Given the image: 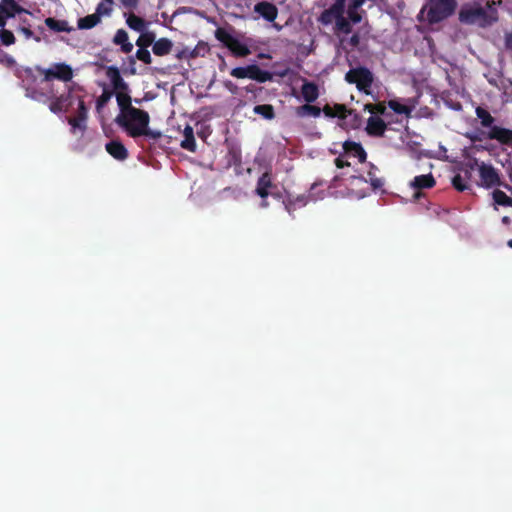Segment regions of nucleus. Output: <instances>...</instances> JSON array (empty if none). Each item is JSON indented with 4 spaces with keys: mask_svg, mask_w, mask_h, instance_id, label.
Masks as SVG:
<instances>
[{
    "mask_svg": "<svg viewBox=\"0 0 512 512\" xmlns=\"http://www.w3.org/2000/svg\"><path fill=\"white\" fill-rule=\"evenodd\" d=\"M150 116L145 110L135 108L130 109V113L124 116L123 121H118L116 124L123 128L127 134L132 138L146 136L153 140H158L162 137L160 131H154L149 128Z\"/></svg>",
    "mask_w": 512,
    "mask_h": 512,
    "instance_id": "f257e3e1",
    "label": "nucleus"
},
{
    "mask_svg": "<svg viewBox=\"0 0 512 512\" xmlns=\"http://www.w3.org/2000/svg\"><path fill=\"white\" fill-rule=\"evenodd\" d=\"M456 7V0H429V3L422 7L419 16L426 12L428 23L436 24L450 17Z\"/></svg>",
    "mask_w": 512,
    "mask_h": 512,
    "instance_id": "f03ea898",
    "label": "nucleus"
},
{
    "mask_svg": "<svg viewBox=\"0 0 512 512\" xmlns=\"http://www.w3.org/2000/svg\"><path fill=\"white\" fill-rule=\"evenodd\" d=\"M345 81L349 84H355L360 92L371 94V87L374 82V75L367 67H356L350 69L345 74Z\"/></svg>",
    "mask_w": 512,
    "mask_h": 512,
    "instance_id": "7ed1b4c3",
    "label": "nucleus"
},
{
    "mask_svg": "<svg viewBox=\"0 0 512 512\" xmlns=\"http://www.w3.org/2000/svg\"><path fill=\"white\" fill-rule=\"evenodd\" d=\"M215 38L228 48L235 57H247L251 51L249 47L234 37L224 28H217Z\"/></svg>",
    "mask_w": 512,
    "mask_h": 512,
    "instance_id": "20e7f679",
    "label": "nucleus"
},
{
    "mask_svg": "<svg viewBox=\"0 0 512 512\" xmlns=\"http://www.w3.org/2000/svg\"><path fill=\"white\" fill-rule=\"evenodd\" d=\"M36 71L43 75L44 82H50L53 79L68 82L73 78V69L66 63H54L49 68L36 66Z\"/></svg>",
    "mask_w": 512,
    "mask_h": 512,
    "instance_id": "39448f33",
    "label": "nucleus"
},
{
    "mask_svg": "<svg viewBox=\"0 0 512 512\" xmlns=\"http://www.w3.org/2000/svg\"><path fill=\"white\" fill-rule=\"evenodd\" d=\"M492 14H494V16L489 15L487 13V11L481 6L470 7L467 9H462L460 11L459 19L463 23H468V24L479 23L481 25H487V24H491L492 22L497 20L496 10H493Z\"/></svg>",
    "mask_w": 512,
    "mask_h": 512,
    "instance_id": "423d86ee",
    "label": "nucleus"
},
{
    "mask_svg": "<svg viewBox=\"0 0 512 512\" xmlns=\"http://www.w3.org/2000/svg\"><path fill=\"white\" fill-rule=\"evenodd\" d=\"M230 75L238 79L249 78L259 83H265L273 79L271 72L262 70L257 64L233 68L230 71Z\"/></svg>",
    "mask_w": 512,
    "mask_h": 512,
    "instance_id": "0eeeda50",
    "label": "nucleus"
},
{
    "mask_svg": "<svg viewBox=\"0 0 512 512\" xmlns=\"http://www.w3.org/2000/svg\"><path fill=\"white\" fill-rule=\"evenodd\" d=\"M479 176L481 180V186L490 189L495 186H503L499 172L491 164L481 163L479 165Z\"/></svg>",
    "mask_w": 512,
    "mask_h": 512,
    "instance_id": "6e6552de",
    "label": "nucleus"
},
{
    "mask_svg": "<svg viewBox=\"0 0 512 512\" xmlns=\"http://www.w3.org/2000/svg\"><path fill=\"white\" fill-rule=\"evenodd\" d=\"M28 13L15 0L0 1V28L5 27L7 19L13 18L16 14Z\"/></svg>",
    "mask_w": 512,
    "mask_h": 512,
    "instance_id": "1a4fd4ad",
    "label": "nucleus"
},
{
    "mask_svg": "<svg viewBox=\"0 0 512 512\" xmlns=\"http://www.w3.org/2000/svg\"><path fill=\"white\" fill-rule=\"evenodd\" d=\"M273 188H276V185L272 181L271 172L266 171L258 178L255 193L261 199H266L269 195L279 196L272 192Z\"/></svg>",
    "mask_w": 512,
    "mask_h": 512,
    "instance_id": "9d476101",
    "label": "nucleus"
},
{
    "mask_svg": "<svg viewBox=\"0 0 512 512\" xmlns=\"http://www.w3.org/2000/svg\"><path fill=\"white\" fill-rule=\"evenodd\" d=\"M88 119V108L85 105V102L82 99H79L77 113L74 117L68 118V123L71 127L75 129H79L81 131H85L86 121Z\"/></svg>",
    "mask_w": 512,
    "mask_h": 512,
    "instance_id": "9b49d317",
    "label": "nucleus"
},
{
    "mask_svg": "<svg viewBox=\"0 0 512 512\" xmlns=\"http://www.w3.org/2000/svg\"><path fill=\"white\" fill-rule=\"evenodd\" d=\"M49 102V110L52 113L59 114L61 112H67L72 104L71 91L69 90L67 94H61L59 96L54 93V97H52Z\"/></svg>",
    "mask_w": 512,
    "mask_h": 512,
    "instance_id": "f8f14e48",
    "label": "nucleus"
},
{
    "mask_svg": "<svg viewBox=\"0 0 512 512\" xmlns=\"http://www.w3.org/2000/svg\"><path fill=\"white\" fill-rule=\"evenodd\" d=\"M106 75L109 78L113 90L116 93L129 91L128 84L124 81L119 69L116 66H109L106 70Z\"/></svg>",
    "mask_w": 512,
    "mask_h": 512,
    "instance_id": "ddd939ff",
    "label": "nucleus"
},
{
    "mask_svg": "<svg viewBox=\"0 0 512 512\" xmlns=\"http://www.w3.org/2000/svg\"><path fill=\"white\" fill-rule=\"evenodd\" d=\"M254 12L259 14L263 19L268 22H274L278 16V9L276 5L271 2L261 1L254 5Z\"/></svg>",
    "mask_w": 512,
    "mask_h": 512,
    "instance_id": "4468645a",
    "label": "nucleus"
},
{
    "mask_svg": "<svg viewBox=\"0 0 512 512\" xmlns=\"http://www.w3.org/2000/svg\"><path fill=\"white\" fill-rule=\"evenodd\" d=\"M25 91L27 97L41 103H48L52 99V97H54V91L52 87H49V89L44 90L43 88L25 86Z\"/></svg>",
    "mask_w": 512,
    "mask_h": 512,
    "instance_id": "2eb2a0df",
    "label": "nucleus"
},
{
    "mask_svg": "<svg viewBox=\"0 0 512 512\" xmlns=\"http://www.w3.org/2000/svg\"><path fill=\"white\" fill-rule=\"evenodd\" d=\"M116 100L119 106L120 113L115 118V122L123 121L124 116L127 113H130V109H135L136 107L132 106L131 96L128 94V91L116 93Z\"/></svg>",
    "mask_w": 512,
    "mask_h": 512,
    "instance_id": "dca6fc26",
    "label": "nucleus"
},
{
    "mask_svg": "<svg viewBox=\"0 0 512 512\" xmlns=\"http://www.w3.org/2000/svg\"><path fill=\"white\" fill-rule=\"evenodd\" d=\"M387 129L385 121L378 116L368 118L366 132L370 136L382 137Z\"/></svg>",
    "mask_w": 512,
    "mask_h": 512,
    "instance_id": "f3484780",
    "label": "nucleus"
},
{
    "mask_svg": "<svg viewBox=\"0 0 512 512\" xmlns=\"http://www.w3.org/2000/svg\"><path fill=\"white\" fill-rule=\"evenodd\" d=\"M343 150L345 154L357 157L361 163L367 159V153L360 143L347 140L343 143Z\"/></svg>",
    "mask_w": 512,
    "mask_h": 512,
    "instance_id": "a211bd4d",
    "label": "nucleus"
},
{
    "mask_svg": "<svg viewBox=\"0 0 512 512\" xmlns=\"http://www.w3.org/2000/svg\"><path fill=\"white\" fill-rule=\"evenodd\" d=\"M106 151L116 160L123 161L128 158V150L119 140H112L105 145Z\"/></svg>",
    "mask_w": 512,
    "mask_h": 512,
    "instance_id": "6ab92c4d",
    "label": "nucleus"
},
{
    "mask_svg": "<svg viewBox=\"0 0 512 512\" xmlns=\"http://www.w3.org/2000/svg\"><path fill=\"white\" fill-rule=\"evenodd\" d=\"M488 138L491 140H497L501 144L508 145L512 143V130L494 126L490 129Z\"/></svg>",
    "mask_w": 512,
    "mask_h": 512,
    "instance_id": "aec40b11",
    "label": "nucleus"
},
{
    "mask_svg": "<svg viewBox=\"0 0 512 512\" xmlns=\"http://www.w3.org/2000/svg\"><path fill=\"white\" fill-rule=\"evenodd\" d=\"M124 17L126 19L127 26L136 32H143L144 30L148 29L149 22L145 19L137 16L133 12L130 13H124Z\"/></svg>",
    "mask_w": 512,
    "mask_h": 512,
    "instance_id": "412c9836",
    "label": "nucleus"
},
{
    "mask_svg": "<svg viewBox=\"0 0 512 512\" xmlns=\"http://www.w3.org/2000/svg\"><path fill=\"white\" fill-rule=\"evenodd\" d=\"M345 10L338 6L331 5L328 9H325L319 16V22L323 25H329L333 22L336 23L338 18L344 14Z\"/></svg>",
    "mask_w": 512,
    "mask_h": 512,
    "instance_id": "4be33fe9",
    "label": "nucleus"
},
{
    "mask_svg": "<svg viewBox=\"0 0 512 512\" xmlns=\"http://www.w3.org/2000/svg\"><path fill=\"white\" fill-rule=\"evenodd\" d=\"M173 46L174 44L169 38L162 37L158 40L155 39L152 52L156 56L163 57L172 52Z\"/></svg>",
    "mask_w": 512,
    "mask_h": 512,
    "instance_id": "5701e85b",
    "label": "nucleus"
},
{
    "mask_svg": "<svg viewBox=\"0 0 512 512\" xmlns=\"http://www.w3.org/2000/svg\"><path fill=\"white\" fill-rule=\"evenodd\" d=\"M436 185V180L431 173L415 176L411 181V187L415 190L431 189Z\"/></svg>",
    "mask_w": 512,
    "mask_h": 512,
    "instance_id": "b1692460",
    "label": "nucleus"
},
{
    "mask_svg": "<svg viewBox=\"0 0 512 512\" xmlns=\"http://www.w3.org/2000/svg\"><path fill=\"white\" fill-rule=\"evenodd\" d=\"M113 43L120 45L121 51L129 54L133 50V44L129 41L128 33L124 29H118L113 37Z\"/></svg>",
    "mask_w": 512,
    "mask_h": 512,
    "instance_id": "393cba45",
    "label": "nucleus"
},
{
    "mask_svg": "<svg viewBox=\"0 0 512 512\" xmlns=\"http://www.w3.org/2000/svg\"><path fill=\"white\" fill-rule=\"evenodd\" d=\"M135 58L138 59L139 61L143 62L144 64H147V65L152 63V57H151L150 51L147 48H139L138 47V50L136 51L135 57L134 56H130L128 58L129 64H130V73L131 74H136V68H135L136 61H135Z\"/></svg>",
    "mask_w": 512,
    "mask_h": 512,
    "instance_id": "a878e982",
    "label": "nucleus"
},
{
    "mask_svg": "<svg viewBox=\"0 0 512 512\" xmlns=\"http://www.w3.org/2000/svg\"><path fill=\"white\" fill-rule=\"evenodd\" d=\"M45 25L54 32H67L70 33L74 31V28L69 25L66 20H59L53 17H48L45 19Z\"/></svg>",
    "mask_w": 512,
    "mask_h": 512,
    "instance_id": "bb28decb",
    "label": "nucleus"
},
{
    "mask_svg": "<svg viewBox=\"0 0 512 512\" xmlns=\"http://www.w3.org/2000/svg\"><path fill=\"white\" fill-rule=\"evenodd\" d=\"M301 94L307 103H312L319 97L318 86L314 82L305 81L301 87Z\"/></svg>",
    "mask_w": 512,
    "mask_h": 512,
    "instance_id": "cd10ccee",
    "label": "nucleus"
},
{
    "mask_svg": "<svg viewBox=\"0 0 512 512\" xmlns=\"http://www.w3.org/2000/svg\"><path fill=\"white\" fill-rule=\"evenodd\" d=\"M184 139L181 141V148L188 150L190 152L196 151V141L194 137L193 128L190 125H187L183 131Z\"/></svg>",
    "mask_w": 512,
    "mask_h": 512,
    "instance_id": "c85d7f7f",
    "label": "nucleus"
},
{
    "mask_svg": "<svg viewBox=\"0 0 512 512\" xmlns=\"http://www.w3.org/2000/svg\"><path fill=\"white\" fill-rule=\"evenodd\" d=\"M295 112L296 115L301 118L307 116L317 118L321 115L322 110L317 106L311 105L310 103H306L304 105L297 107Z\"/></svg>",
    "mask_w": 512,
    "mask_h": 512,
    "instance_id": "c756f323",
    "label": "nucleus"
},
{
    "mask_svg": "<svg viewBox=\"0 0 512 512\" xmlns=\"http://www.w3.org/2000/svg\"><path fill=\"white\" fill-rule=\"evenodd\" d=\"M366 0H351V3L347 9V15L352 23L357 24L362 20L361 14L358 12V8L361 7Z\"/></svg>",
    "mask_w": 512,
    "mask_h": 512,
    "instance_id": "7c9ffc66",
    "label": "nucleus"
},
{
    "mask_svg": "<svg viewBox=\"0 0 512 512\" xmlns=\"http://www.w3.org/2000/svg\"><path fill=\"white\" fill-rule=\"evenodd\" d=\"M156 39V34L148 29L140 32L138 39L136 40V46L139 48H148L153 46Z\"/></svg>",
    "mask_w": 512,
    "mask_h": 512,
    "instance_id": "2f4dec72",
    "label": "nucleus"
},
{
    "mask_svg": "<svg viewBox=\"0 0 512 512\" xmlns=\"http://www.w3.org/2000/svg\"><path fill=\"white\" fill-rule=\"evenodd\" d=\"M101 18L96 14H89L85 17L79 18L77 22V26L81 30L91 29L99 24Z\"/></svg>",
    "mask_w": 512,
    "mask_h": 512,
    "instance_id": "473e14b6",
    "label": "nucleus"
},
{
    "mask_svg": "<svg viewBox=\"0 0 512 512\" xmlns=\"http://www.w3.org/2000/svg\"><path fill=\"white\" fill-rule=\"evenodd\" d=\"M470 177H471V173L469 171L465 172V178L462 177L460 174L455 175L452 178L453 187L459 192H464L466 190H469L470 185L468 184L467 181L470 179Z\"/></svg>",
    "mask_w": 512,
    "mask_h": 512,
    "instance_id": "72a5a7b5",
    "label": "nucleus"
},
{
    "mask_svg": "<svg viewBox=\"0 0 512 512\" xmlns=\"http://www.w3.org/2000/svg\"><path fill=\"white\" fill-rule=\"evenodd\" d=\"M351 20L348 18H345L344 17V14H342L338 20L336 21L335 23V27H334V30H335V33L336 34H345V35H348L352 32V25H351Z\"/></svg>",
    "mask_w": 512,
    "mask_h": 512,
    "instance_id": "f704fd0d",
    "label": "nucleus"
},
{
    "mask_svg": "<svg viewBox=\"0 0 512 512\" xmlns=\"http://www.w3.org/2000/svg\"><path fill=\"white\" fill-rule=\"evenodd\" d=\"M253 112L257 115L262 116L266 120H272L275 118V110L271 104H260L253 108Z\"/></svg>",
    "mask_w": 512,
    "mask_h": 512,
    "instance_id": "c9c22d12",
    "label": "nucleus"
},
{
    "mask_svg": "<svg viewBox=\"0 0 512 512\" xmlns=\"http://www.w3.org/2000/svg\"><path fill=\"white\" fill-rule=\"evenodd\" d=\"M388 107L393 110L396 114H400V115H406L407 117H409L411 115V112H412V108L407 106V105H404L402 103H400L398 100H389L388 101Z\"/></svg>",
    "mask_w": 512,
    "mask_h": 512,
    "instance_id": "e433bc0d",
    "label": "nucleus"
},
{
    "mask_svg": "<svg viewBox=\"0 0 512 512\" xmlns=\"http://www.w3.org/2000/svg\"><path fill=\"white\" fill-rule=\"evenodd\" d=\"M475 112L477 117L480 119L481 125L483 127H493L492 124L494 123V118L486 109L482 107H477Z\"/></svg>",
    "mask_w": 512,
    "mask_h": 512,
    "instance_id": "4c0bfd02",
    "label": "nucleus"
},
{
    "mask_svg": "<svg viewBox=\"0 0 512 512\" xmlns=\"http://www.w3.org/2000/svg\"><path fill=\"white\" fill-rule=\"evenodd\" d=\"M492 196L496 204L506 207H512V198L507 196L502 190H494Z\"/></svg>",
    "mask_w": 512,
    "mask_h": 512,
    "instance_id": "58836bf2",
    "label": "nucleus"
},
{
    "mask_svg": "<svg viewBox=\"0 0 512 512\" xmlns=\"http://www.w3.org/2000/svg\"><path fill=\"white\" fill-rule=\"evenodd\" d=\"M113 0H104L100 2L95 13L101 18L102 16H109L113 10Z\"/></svg>",
    "mask_w": 512,
    "mask_h": 512,
    "instance_id": "ea45409f",
    "label": "nucleus"
},
{
    "mask_svg": "<svg viewBox=\"0 0 512 512\" xmlns=\"http://www.w3.org/2000/svg\"><path fill=\"white\" fill-rule=\"evenodd\" d=\"M304 205H306V197L298 196L296 199H288L285 208L291 214L297 207Z\"/></svg>",
    "mask_w": 512,
    "mask_h": 512,
    "instance_id": "a19ab883",
    "label": "nucleus"
},
{
    "mask_svg": "<svg viewBox=\"0 0 512 512\" xmlns=\"http://www.w3.org/2000/svg\"><path fill=\"white\" fill-rule=\"evenodd\" d=\"M113 96V91L104 90L102 94L96 100V110L98 113L106 106L111 97Z\"/></svg>",
    "mask_w": 512,
    "mask_h": 512,
    "instance_id": "79ce46f5",
    "label": "nucleus"
},
{
    "mask_svg": "<svg viewBox=\"0 0 512 512\" xmlns=\"http://www.w3.org/2000/svg\"><path fill=\"white\" fill-rule=\"evenodd\" d=\"M0 41L5 46H10L15 43L16 39L12 31L0 28Z\"/></svg>",
    "mask_w": 512,
    "mask_h": 512,
    "instance_id": "37998d69",
    "label": "nucleus"
},
{
    "mask_svg": "<svg viewBox=\"0 0 512 512\" xmlns=\"http://www.w3.org/2000/svg\"><path fill=\"white\" fill-rule=\"evenodd\" d=\"M369 165L371 167V169L368 171L369 181L372 188L374 190H377L383 186V180L381 178L376 177L375 172L373 171L374 169H376L375 166L372 163H370Z\"/></svg>",
    "mask_w": 512,
    "mask_h": 512,
    "instance_id": "c03bdc74",
    "label": "nucleus"
},
{
    "mask_svg": "<svg viewBox=\"0 0 512 512\" xmlns=\"http://www.w3.org/2000/svg\"><path fill=\"white\" fill-rule=\"evenodd\" d=\"M365 110H367L371 114L385 115L386 106L383 103H377V104L368 103L365 105Z\"/></svg>",
    "mask_w": 512,
    "mask_h": 512,
    "instance_id": "a18cd8bd",
    "label": "nucleus"
},
{
    "mask_svg": "<svg viewBox=\"0 0 512 512\" xmlns=\"http://www.w3.org/2000/svg\"><path fill=\"white\" fill-rule=\"evenodd\" d=\"M22 23L23 24L17 28V31L23 33L26 39H30L33 36L31 26L27 23L26 19H24Z\"/></svg>",
    "mask_w": 512,
    "mask_h": 512,
    "instance_id": "49530a36",
    "label": "nucleus"
},
{
    "mask_svg": "<svg viewBox=\"0 0 512 512\" xmlns=\"http://www.w3.org/2000/svg\"><path fill=\"white\" fill-rule=\"evenodd\" d=\"M334 112V117L345 119L347 117L348 110L344 104H335Z\"/></svg>",
    "mask_w": 512,
    "mask_h": 512,
    "instance_id": "de8ad7c7",
    "label": "nucleus"
},
{
    "mask_svg": "<svg viewBox=\"0 0 512 512\" xmlns=\"http://www.w3.org/2000/svg\"><path fill=\"white\" fill-rule=\"evenodd\" d=\"M196 54L194 51H190L189 49L185 48V49H182L180 51L177 52L176 54V57L181 60V59H187V58H190V57H195Z\"/></svg>",
    "mask_w": 512,
    "mask_h": 512,
    "instance_id": "09e8293b",
    "label": "nucleus"
},
{
    "mask_svg": "<svg viewBox=\"0 0 512 512\" xmlns=\"http://www.w3.org/2000/svg\"><path fill=\"white\" fill-rule=\"evenodd\" d=\"M1 59L0 63H6L8 65H13L15 63V60L12 56L4 53L3 51H0Z\"/></svg>",
    "mask_w": 512,
    "mask_h": 512,
    "instance_id": "8fccbe9b",
    "label": "nucleus"
},
{
    "mask_svg": "<svg viewBox=\"0 0 512 512\" xmlns=\"http://www.w3.org/2000/svg\"><path fill=\"white\" fill-rule=\"evenodd\" d=\"M334 163H335L336 167L339 169L350 166V163L347 160H344L342 155L337 157L335 159Z\"/></svg>",
    "mask_w": 512,
    "mask_h": 512,
    "instance_id": "3c124183",
    "label": "nucleus"
},
{
    "mask_svg": "<svg viewBox=\"0 0 512 512\" xmlns=\"http://www.w3.org/2000/svg\"><path fill=\"white\" fill-rule=\"evenodd\" d=\"M360 43V36L358 33H355L353 34L349 40H348V44L352 47V48H356Z\"/></svg>",
    "mask_w": 512,
    "mask_h": 512,
    "instance_id": "603ef678",
    "label": "nucleus"
},
{
    "mask_svg": "<svg viewBox=\"0 0 512 512\" xmlns=\"http://www.w3.org/2000/svg\"><path fill=\"white\" fill-rule=\"evenodd\" d=\"M138 2L139 0H121L122 5L129 9H136Z\"/></svg>",
    "mask_w": 512,
    "mask_h": 512,
    "instance_id": "864d4df0",
    "label": "nucleus"
},
{
    "mask_svg": "<svg viewBox=\"0 0 512 512\" xmlns=\"http://www.w3.org/2000/svg\"><path fill=\"white\" fill-rule=\"evenodd\" d=\"M322 112L326 117L334 118V106H330L329 104H326L323 109H321Z\"/></svg>",
    "mask_w": 512,
    "mask_h": 512,
    "instance_id": "5fc2aeb1",
    "label": "nucleus"
},
{
    "mask_svg": "<svg viewBox=\"0 0 512 512\" xmlns=\"http://www.w3.org/2000/svg\"><path fill=\"white\" fill-rule=\"evenodd\" d=\"M504 40L506 49L512 51V32L506 33Z\"/></svg>",
    "mask_w": 512,
    "mask_h": 512,
    "instance_id": "6e6d98bb",
    "label": "nucleus"
},
{
    "mask_svg": "<svg viewBox=\"0 0 512 512\" xmlns=\"http://www.w3.org/2000/svg\"><path fill=\"white\" fill-rule=\"evenodd\" d=\"M345 2H346V0H335V2L332 5L338 6L339 8L345 10Z\"/></svg>",
    "mask_w": 512,
    "mask_h": 512,
    "instance_id": "4d7b16f0",
    "label": "nucleus"
},
{
    "mask_svg": "<svg viewBox=\"0 0 512 512\" xmlns=\"http://www.w3.org/2000/svg\"><path fill=\"white\" fill-rule=\"evenodd\" d=\"M352 180H359L361 182H367V180L363 176H351Z\"/></svg>",
    "mask_w": 512,
    "mask_h": 512,
    "instance_id": "13d9d810",
    "label": "nucleus"
},
{
    "mask_svg": "<svg viewBox=\"0 0 512 512\" xmlns=\"http://www.w3.org/2000/svg\"><path fill=\"white\" fill-rule=\"evenodd\" d=\"M502 223L505 225H509L511 223V219L508 216L502 217Z\"/></svg>",
    "mask_w": 512,
    "mask_h": 512,
    "instance_id": "bf43d9fd",
    "label": "nucleus"
},
{
    "mask_svg": "<svg viewBox=\"0 0 512 512\" xmlns=\"http://www.w3.org/2000/svg\"><path fill=\"white\" fill-rule=\"evenodd\" d=\"M25 74L31 78H33V80H35V77L34 75L32 74V70L30 68H27L25 69Z\"/></svg>",
    "mask_w": 512,
    "mask_h": 512,
    "instance_id": "052dcab7",
    "label": "nucleus"
},
{
    "mask_svg": "<svg viewBox=\"0 0 512 512\" xmlns=\"http://www.w3.org/2000/svg\"><path fill=\"white\" fill-rule=\"evenodd\" d=\"M259 58H270V55L269 54H264V53H260L259 54Z\"/></svg>",
    "mask_w": 512,
    "mask_h": 512,
    "instance_id": "680f3d73",
    "label": "nucleus"
},
{
    "mask_svg": "<svg viewBox=\"0 0 512 512\" xmlns=\"http://www.w3.org/2000/svg\"><path fill=\"white\" fill-rule=\"evenodd\" d=\"M268 203L266 201V199H262V203H261V206L262 207H267Z\"/></svg>",
    "mask_w": 512,
    "mask_h": 512,
    "instance_id": "e2e57ef3",
    "label": "nucleus"
},
{
    "mask_svg": "<svg viewBox=\"0 0 512 512\" xmlns=\"http://www.w3.org/2000/svg\"><path fill=\"white\" fill-rule=\"evenodd\" d=\"M504 188H506L507 190L511 191V193H512V187L509 184H505Z\"/></svg>",
    "mask_w": 512,
    "mask_h": 512,
    "instance_id": "0e129e2a",
    "label": "nucleus"
},
{
    "mask_svg": "<svg viewBox=\"0 0 512 512\" xmlns=\"http://www.w3.org/2000/svg\"><path fill=\"white\" fill-rule=\"evenodd\" d=\"M507 245L512 248V239H510L508 242H507Z\"/></svg>",
    "mask_w": 512,
    "mask_h": 512,
    "instance_id": "69168bd1",
    "label": "nucleus"
}]
</instances>
